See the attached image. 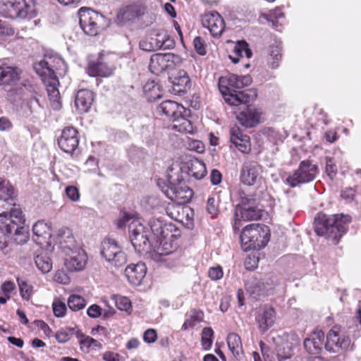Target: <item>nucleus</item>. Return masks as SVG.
I'll return each instance as SVG.
<instances>
[{
    "label": "nucleus",
    "mask_w": 361,
    "mask_h": 361,
    "mask_svg": "<svg viewBox=\"0 0 361 361\" xmlns=\"http://www.w3.org/2000/svg\"><path fill=\"white\" fill-rule=\"evenodd\" d=\"M350 221L351 217L348 215L319 212L314 219V230L317 235L324 237L333 245H337L346 233Z\"/></svg>",
    "instance_id": "1"
},
{
    "label": "nucleus",
    "mask_w": 361,
    "mask_h": 361,
    "mask_svg": "<svg viewBox=\"0 0 361 361\" xmlns=\"http://www.w3.org/2000/svg\"><path fill=\"white\" fill-rule=\"evenodd\" d=\"M22 71L16 66L6 65L0 66V86L5 88L11 86L9 89H5L6 99L15 104L23 98V87L31 90L33 87L31 85L21 83L20 85H14L21 78Z\"/></svg>",
    "instance_id": "2"
},
{
    "label": "nucleus",
    "mask_w": 361,
    "mask_h": 361,
    "mask_svg": "<svg viewBox=\"0 0 361 361\" xmlns=\"http://www.w3.org/2000/svg\"><path fill=\"white\" fill-rule=\"evenodd\" d=\"M240 238L245 251L261 250L269 241L270 230L266 225L251 224L243 228Z\"/></svg>",
    "instance_id": "3"
},
{
    "label": "nucleus",
    "mask_w": 361,
    "mask_h": 361,
    "mask_svg": "<svg viewBox=\"0 0 361 361\" xmlns=\"http://www.w3.org/2000/svg\"><path fill=\"white\" fill-rule=\"evenodd\" d=\"M167 178L169 185L164 191L166 195L178 204L189 202L193 195V191L187 185L181 184L184 180L181 169H178L175 171L173 168L169 169Z\"/></svg>",
    "instance_id": "4"
},
{
    "label": "nucleus",
    "mask_w": 361,
    "mask_h": 361,
    "mask_svg": "<svg viewBox=\"0 0 361 361\" xmlns=\"http://www.w3.org/2000/svg\"><path fill=\"white\" fill-rule=\"evenodd\" d=\"M0 14L11 19L33 18L35 0H0Z\"/></svg>",
    "instance_id": "5"
},
{
    "label": "nucleus",
    "mask_w": 361,
    "mask_h": 361,
    "mask_svg": "<svg viewBox=\"0 0 361 361\" xmlns=\"http://www.w3.org/2000/svg\"><path fill=\"white\" fill-rule=\"evenodd\" d=\"M25 219L23 214V212L19 206H16L14 202V197L12 201L8 200V196L2 197L0 195V228L3 230H9L18 226H22L25 224Z\"/></svg>",
    "instance_id": "6"
},
{
    "label": "nucleus",
    "mask_w": 361,
    "mask_h": 361,
    "mask_svg": "<svg viewBox=\"0 0 361 361\" xmlns=\"http://www.w3.org/2000/svg\"><path fill=\"white\" fill-rule=\"evenodd\" d=\"M100 253L111 266L116 268L123 267L127 262L126 254L114 239L106 238L102 242Z\"/></svg>",
    "instance_id": "7"
},
{
    "label": "nucleus",
    "mask_w": 361,
    "mask_h": 361,
    "mask_svg": "<svg viewBox=\"0 0 361 361\" xmlns=\"http://www.w3.org/2000/svg\"><path fill=\"white\" fill-rule=\"evenodd\" d=\"M63 60L57 55L45 54L40 61L36 63L34 68L42 77H47L52 80L56 79V74L64 69Z\"/></svg>",
    "instance_id": "8"
},
{
    "label": "nucleus",
    "mask_w": 361,
    "mask_h": 361,
    "mask_svg": "<svg viewBox=\"0 0 361 361\" xmlns=\"http://www.w3.org/2000/svg\"><path fill=\"white\" fill-rule=\"evenodd\" d=\"M129 237L136 252L139 253L149 252L151 244L149 231L138 221L133 220L129 224Z\"/></svg>",
    "instance_id": "9"
},
{
    "label": "nucleus",
    "mask_w": 361,
    "mask_h": 361,
    "mask_svg": "<svg viewBox=\"0 0 361 361\" xmlns=\"http://www.w3.org/2000/svg\"><path fill=\"white\" fill-rule=\"evenodd\" d=\"M80 26L90 36H96L100 30L104 16L90 8H81L78 11Z\"/></svg>",
    "instance_id": "10"
},
{
    "label": "nucleus",
    "mask_w": 361,
    "mask_h": 361,
    "mask_svg": "<svg viewBox=\"0 0 361 361\" xmlns=\"http://www.w3.org/2000/svg\"><path fill=\"white\" fill-rule=\"evenodd\" d=\"M252 82V78L250 75H238L229 74L219 78V89L222 95L225 96V94L235 92L238 90L248 86Z\"/></svg>",
    "instance_id": "11"
},
{
    "label": "nucleus",
    "mask_w": 361,
    "mask_h": 361,
    "mask_svg": "<svg viewBox=\"0 0 361 361\" xmlns=\"http://www.w3.org/2000/svg\"><path fill=\"white\" fill-rule=\"evenodd\" d=\"M326 342L324 347L331 353H337L341 350H348L351 340L342 331L341 326L336 325L329 331L326 336Z\"/></svg>",
    "instance_id": "12"
},
{
    "label": "nucleus",
    "mask_w": 361,
    "mask_h": 361,
    "mask_svg": "<svg viewBox=\"0 0 361 361\" xmlns=\"http://www.w3.org/2000/svg\"><path fill=\"white\" fill-rule=\"evenodd\" d=\"M79 142V133L76 128L72 126L64 128L61 136L57 139L59 148L70 154H72L78 148Z\"/></svg>",
    "instance_id": "13"
},
{
    "label": "nucleus",
    "mask_w": 361,
    "mask_h": 361,
    "mask_svg": "<svg viewBox=\"0 0 361 361\" xmlns=\"http://www.w3.org/2000/svg\"><path fill=\"white\" fill-rule=\"evenodd\" d=\"M262 209L258 206L248 207H235L233 228L234 231L240 230L243 221H256L262 216Z\"/></svg>",
    "instance_id": "14"
},
{
    "label": "nucleus",
    "mask_w": 361,
    "mask_h": 361,
    "mask_svg": "<svg viewBox=\"0 0 361 361\" xmlns=\"http://www.w3.org/2000/svg\"><path fill=\"white\" fill-rule=\"evenodd\" d=\"M147 10L144 2L135 1L121 8L117 14L119 23L124 24L128 21L134 20L142 16Z\"/></svg>",
    "instance_id": "15"
},
{
    "label": "nucleus",
    "mask_w": 361,
    "mask_h": 361,
    "mask_svg": "<svg viewBox=\"0 0 361 361\" xmlns=\"http://www.w3.org/2000/svg\"><path fill=\"white\" fill-rule=\"evenodd\" d=\"M201 21L203 27L207 28L213 37L221 36L224 30V20L216 11L205 13L202 16Z\"/></svg>",
    "instance_id": "16"
},
{
    "label": "nucleus",
    "mask_w": 361,
    "mask_h": 361,
    "mask_svg": "<svg viewBox=\"0 0 361 361\" xmlns=\"http://www.w3.org/2000/svg\"><path fill=\"white\" fill-rule=\"evenodd\" d=\"M174 57V54L170 53L153 54L149 64V71L157 75L163 73L173 66Z\"/></svg>",
    "instance_id": "17"
},
{
    "label": "nucleus",
    "mask_w": 361,
    "mask_h": 361,
    "mask_svg": "<svg viewBox=\"0 0 361 361\" xmlns=\"http://www.w3.org/2000/svg\"><path fill=\"white\" fill-rule=\"evenodd\" d=\"M224 99L230 106L243 105V107L249 105L248 103L255 100L257 97L255 89L250 88L243 91H236L223 96Z\"/></svg>",
    "instance_id": "18"
},
{
    "label": "nucleus",
    "mask_w": 361,
    "mask_h": 361,
    "mask_svg": "<svg viewBox=\"0 0 361 361\" xmlns=\"http://www.w3.org/2000/svg\"><path fill=\"white\" fill-rule=\"evenodd\" d=\"M65 252L68 255L65 259V266L70 271H80L85 269L87 257L83 250L76 247Z\"/></svg>",
    "instance_id": "19"
},
{
    "label": "nucleus",
    "mask_w": 361,
    "mask_h": 361,
    "mask_svg": "<svg viewBox=\"0 0 361 361\" xmlns=\"http://www.w3.org/2000/svg\"><path fill=\"white\" fill-rule=\"evenodd\" d=\"M161 248H154L149 252L150 257L166 268L172 269L180 264V253L178 252H163Z\"/></svg>",
    "instance_id": "20"
},
{
    "label": "nucleus",
    "mask_w": 361,
    "mask_h": 361,
    "mask_svg": "<svg viewBox=\"0 0 361 361\" xmlns=\"http://www.w3.org/2000/svg\"><path fill=\"white\" fill-rule=\"evenodd\" d=\"M261 112L255 106L247 105L236 115L239 123L245 128H252L260 121Z\"/></svg>",
    "instance_id": "21"
},
{
    "label": "nucleus",
    "mask_w": 361,
    "mask_h": 361,
    "mask_svg": "<svg viewBox=\"0 0 361 361\" xmlns=\"http://www.w3.org/2000/svg\"><path fill=\"white\" fill-rule=\"evenodd\" d=\"M261 166L254 161H245L240 170V180L247 185H253L261 173Z\"/></svg>",
    "instance_id": "22"
},
{
    "label": "nucleus",
    "mask_w": 361,
    "mask_h": 361,
    "mask_svg": "<svg viewBox=\"0 0 361 361\" xmlns=\"http://www.w3.org/2000/svg\"><path fill=\"white\" fill-rule=\"evenodd\" d=\"M325 334L322 330L314 331L309 338L305 339L303 345L309 354L317 355L323 348Z\"/></svg>",
    "instance_id": "23"
},
{
    "label": "nucleus",
    "mask_w": 361,
    "mask_h": 361,
    "mask_svg": "<svg viewBox=\"0 0 361 361\" xmlns=\"http://www.w3.org/2000/svg\"><path fill=\"white\" fill-rule=\"evenodd\" d=\"M318 172L317 166L310 161H302L297 171H295V181L303 183L312 181Z\"/></svg>",
    "instance_id": "24"
},
{
    "label": "nucleus",
    "mask_w": 361,
    "mask_h": 361,
    "mask_svg": "<svg viewBox=\"0 0 361 361\" xmlns=\"http://www.w3.org/2000/svg\"><path fill=\"white\" fill-rule=\"evenodd\" d=\"M172 91L176 94L186 93L191 87V82L188 73L184 70H180L176 75L170 78Z\"/></svg>",
    "instance_id": "25"
},
{
    "label": "nucleus",
    "mask_w": 361,
    "mask_h": 361,
    "mask_svg": "<svg viewBox=\"0 0 361 361\" xmlns=\"http://www.w3.org/2000/svg\"><path fill=\"white\" fill-rule=\"evenodd\" d=\"M158 114H163L171 121L183 114L185 111V108L171 100H166L160 104L157 108Z\"/></svg>",
    "instance_id": "26"
},
{
    "label": "nucleus",
    "mask_w": 361,
    "mask_h": 361,
    "mask_svg": "<svg viewBox=\"0 0 361 361\" xmlns=\"http://www.w3.org/2000/svg\"><path fill=\"white\" fill-rule=\"evenodd\" d=\"M147 273V267L144 263L130 264L125 269V275L129 282L138 286L141 283Z\"/></svg>",
    "instance_id": "27"
},
{
    "label": "nucleus",
    "mask_w": 361,
    "mask_h": 361,
    "mask_svg": "<svg viewBox=\"0 0 361 361\" xmlns=\"http://www.w3.org/2000/svg\"><path fill=\"white\" fill-rule=\"evenodd\" d=\"M94 100V94L88 90H79L75 99V106L80 114L86 113L89 111Z\"/></svg>",
    "instance_id": "28"
},
{
    "label": "nucleus",
    "mask_w": 361,
    "mask_h": 361,
    "mask_svg": "<svg viewBox=\"0 0 361 361\" xmlns=\"http://www.w3.org/2000/svg\"><path fill=\"white\" fill-rule=\"evenodd\" d=\"M230 140L243 153H248L250 151L249 136L243 135L238 128H231Z\"/></svg>",
    "instance_id": "29"
},
{
    "label": "nucleus",
    "mask_w": 361,
    "mask_h": 361,
    "mask_svg": "<svg viewBox=\"0 0 361 361\" xmlns=\"http://www.w3.org/2000/svg\"><path fill=\"white\" fill-rule=\"evenodd\" d=\"M32 232L33 240L39 245L46 243V240L51 236L50 227L43 221H39L34 224Z\"/></svg>",
    "instance_id": "30"
},
{
    "label": "nucleus",
    "mask_w": 361,
    "mask_h": 361,
    "mask_svg": "<svg viewBox=\"0 0 361 361\" xmlns=\"http://www.w3.org/2000/svg\"><path fill=\"white\" fill-rule=\"evenodd\" d=\"M114 71V68L103 61L89 63L87 73L92 77H109Z\"/></svg>",
    "instance_id": "31"
},
{
    "label": "nucleus",
    "mask_w": 361,
    "mask_h": 361,
    "mask_svg": "<svg viewBox=\"0 0 361 361\" xmlns=\"http://www.w3.org/2000/svg\"><path fill=\"white\" fill-rule=\"evenodd\" d=\"M259 328L262 332H265L271 327L275 320V312L271 307H266L262 313L257 317Z\"/></svg>",
    "instance_id": "32"
},
{
    "label": "nucleus",
    "mask_w": 361,
    "mask_h": 361,
    "mask_svg": "<svg viewBox=\"0 0 361 361\" xmlns=\"http://www.w3.org/2000/svg\"><path fill=\"white\" fill-rule=\"evenodd\" d=\"M58 236L59 244L64 252L78 247L72 232L68 228L63 227L59 229Z\"/></svg>",
    "instance_id": "33"
},
{
    "label": "nucleus",
    "mask_w": 361,
    "mask_h": 361,
    "mask_svg": "<svg viewBox=\"0 0 361 361\" xmlns=\"http://www.w3.org/2000/svg\"><path fill=\"white\" fill-rule=\"evenodd\" d=\"M150 228L153 234L157 239L163 238L167 240L171 233L172 226L164 224L159 219H153L149 222Z\"/></svg>",
    "instance_id": "34"
},
{
    "label": "nucleus",
    "mask_w": 361,
    "mask_h": 361,
    "mask_svg": "<svg viewBox=\"0 0 361 361\" xmlns=\"http://www.w3.org/2000/svg\"><path fill=\"white\" fill-rule=\"evenodd\" d=\"M188 173L197 180L203 178L207 174L205 164L197 159L188 161Z\"/></svg>",
    "instance_id": "35"
},
{
    "label": "nucleus",
    "mask_w": 361,
    "mask_h": 361,
    "mask_svg": "<svg viewBox=\"0 0 361 361\" xmlns=\"http://www.w3.org/2000/svg\"><path fill=\"white\" fill-rule=\"evenodd\" d=\"M172 128L183 133H193V126L190 121L185 118L183 114L173 118Z\"/></svg>",
    "instance_id": "36"
},
{
    "label": "nucleus",
    "mask_w": 361,
    "mask_h": 361,
    "mask_svg": "<svg viewBox=\"0 0 361 361\" xmlns=\"http://www.w3.org/2000/svg\"><path fill=\"white\" fill-rule=\"evenodd\" d=\"M143 92L149 102H154L161 97L160 86L154 81H148L143 87Z\"/></svg>",
    "instance_id": "37"
},
{
    "label": "nucleus",
    "mask_w": 361,
    "mask_h": 361,
    "mask_svg": "<svg viewBox=\"0 0 361 361\" xmlns=\"http://www.w3.org/2000/svg\"><path fill=\"white\" fill-rule=\"evenodd\" d=\"M227 344L229 350L235 357H239L243 353V345L240 337L235 334L231 333L227 336Z\"/></svg>",
    "instance_id": "38"
},
{
    "label": "nucleus",
    "mask_w": 361,
    "mask_h": 361,
    "mask_svg": "<svg viewBox=\"0 0 361 361\" xmlns=\"http://www.w3.org/2000/svg\"><path fill=\"white\" fill-rule=\"evenodd\" d=\"M56 82H58L57 79L52 80V82L47 85V89L51 107L55 110H58L61 107L59 91L55 86Z\"/></svg>",
    "instance_id": "39"
},
{
    "label": "nucleus",
    "mask_w": 361,
    "mask_h": 361,
    "mask_svg": "<svg viewBox=\"0 0 361 361\" xmlns=\"http://www.w3.org/2000/svg\"><path fill=\"white\" fill-rule=\"evenodd\" d=\"M293 344L291 342H285L278 346L277 357L279 361H293Z\"/></svg>",
    "instance_id": "40"
},
{
    "label": "nucleus",
    "mask_w": 361,
    "mask_h": 361,
    "mask_svg": "<svg viewBox=\"0 0 361 361\" xmlns=\"http://www.w3.org/2000/svg\"><path fill=\"white\" fill-rule=\"evenodd\" d=\"M76 337L79 341L80 348L82 350L85 348H86V349H89L92 346L102 348V344L97 340H95L90 336H85L79 331L76 332Z\"/></svg>",
    "instance_id": "41"
},
{
    "label": "nucleus",
    "mask_w": 361,
    "mask_h": 361,
    "mask_svg": "<svg viewBox=\"0 0 361 361\" xmlns=\"http://www.w3.org/2000/svg\"><path fill=\"white\" fill-rule=\"evenodd\" d=\"M164 41L159 40L157 38L151 37L147 39H142L140 42V48L144 51H153L164 47Z\"/></svg>",
    "instance_id": "42"
},
{
    "label": "nucleus",
    "mask_w": 361,
    "mask_h": 361,
    "mask_svg": "<svg viewBox=\"0 0 361 361\" xmlns=\"http://www.w3.org/2000/svg\"><path fill=\"white\" fill-rule=\"evenodd\" d=\"M35 263L43 274L49 272L52 269V262L47 255H37L35 258Z\"/></svg>",
    "instance_id": "43"
},
{
    "label": "nucleus",
    "mask_w": 361,
    "mask_h": 361,
    "mask_svg": "<svg viewBox=\"0 0 361 361\" xmlns=\"http://www.w3.org/2000/svg\"><path fill=\"white\" fill-rule=\"evenodd\" d=\"M259 206V200L255 194H247L245 192H240V202L235 207H248Z\"/></svg>",
    "instance_id": "44"
},
{
    "label": "nucleus",
    "mask_w": 361,
    "mask_h": 361,
    "mask_svg": "<svg viewBox=\"0 0 361 361\" xmlns=\"http://www.w3.org/2000/svg\"><path fill=\"white\" fill-rule=\"evenodd\" d=\"M214 331L211 327H204L202 331L201 344L204 350H209L212 345Z\"/></svg>",
    "instance_id": "45"
},
{
    "label": "nucleus",
    "mask_w": 361,
    "mask_h": 361,
    "mask_svg": "<svg viewBox=\"0 0 361 361\" xmlns=\"http://www.w3.org/2000/svg\"><path fill=\"white\" fill-rule=\"evenodd\" d=\"M68 305L71 310L78 311L85 307L86 302L82 296L71 295L68 300Z\"/></svg>",
    "instance_id": "46"
},
{
    "label": "nucleus",
    "mask_w": 361,
    "mask_h": 361,
    "mask_svg": "<svg viewBox=\"0 0 361 361\" xmlns=\"http://www.w3.org/2000/svg\"><path fill=\"white\" fill-rule=\"evenodd\" d=\"M275 281L273 279L268 280H262L256 283L255 288L257 291L259 295H264L269 293L271 290L274 285Z\"/></svg>",
    "instance_id": "47"
},
{
    "label": "nucleus",
    "mask_w": 361,
    "mask_h": 361,
    "mask_svg": "<svg viewBox=\"0 0 361 361\" xmlns=\"http://www.w3.org/2000/svg\"><path fill=\"white\" fill-rule=\"evenodd\" d=\"M202 312L194 310L190 317L183 323L182 329L187 330L190 328H193L198 322L202 320Z\"/></svg>",
    "instance_id": "48"
},
{
    "label": "nucleus",
    "mask_w": 361,
    "mask_h": 361,
    "mask_svg": "<svg viewBox=\"0 0 361 361\" xmlns=\"http://www.w3.org/2000/svg\"><path fill=\"white\" fill-rule=\"evenodd\" d=\"M17 281L21 297L25 300H29L33 290L32 286L23 279L18 278Z\"/></svg>",
    "instance_id": "49"
},
{
    "label": "nucleus",
    "mask_w": 361,
    "mask_h": 361,
    "mask_svg": "<svg viewBox=\"0 0 361 361\" xmlns=\"http://www.w3.org/2000/svg\"><path fill=\"white\" fill-rule=\"evenodd\" d=\"M283 14L281 12V9L276 8L274 10L270 11L269 13H262L260 16V18L267 20L268 22L271 23L273 27H278V19L283 18Z\"/></svg>",
    "instance_id": "50"
},
{
    "label": "nucleus",
    "mask_w": 361,
    "mask_h": 361,
    "mask_svg": "<svg viewBox=\"0 0 361 361\" xmlns=\"http://www.w3.org/2000/svg\"><path fill=\"white\" fill-rule=\"evenodd\" d=\"M269 62L272 68L279 66V61L281 58V48L278 45H271L269 48Z\"/></svg>",
    "instance_id": "51"
},
{
    "label": "nucleus",
    "mask_w": 361,
    "mask_h": 361,
    "mask_svg": "<svg viewBox=\"0 0 361 361\" xmlns=\"http://www.w3.org/2000/svg\"><path fill=\"white\" fill-rule=\"evenodd\" d=\"M0 191L6 196H8V200L12 201V197H15V190L13 186L3 178L0 177Z\"/></svg>",
    "instance_id": "52"
},
{
    "label": "nucleus",
    "mask_w": 361,
    "mask_h": 361,
    "mask_svg": "<svg viewBox=\"0 0 361 361\" xmlns=\"http://www.w3.org/2000/svg\"><path fill=\"white\" fill-rule=\"evenodd\" d=\"M115 304L117 308L121 311L127 312L131 308V302L127 297H116Z\"/></svg>",
    "instance_id": "53"
},
{
    "label": "nucleus",
    "mask_w": 361,
    "mask_h": 361,
    "mask_svg": "<svg viewBox=\"0 0 361 361\" xmlns=\"http://www.w3.org/2000/svg\"><path fill=\"white\" fill-rule=\"evenodd\" d=\"M326 173L327 176L333 179L337 173V168L336 164L333 161V159L331 157H326Z\"/></svg>",
    "instance_id": "54"
},
{
    "label": "nucleus",
    "mask_w": 361,
    "mask_h": 361,
    "mask_svg": "<svg viewBox=\"0 0 361 361\" xmlns=\"http://www.w3.org/2000/svg\"><path fill=\"white\" fill-rule=\"evenodd\" d=\"M206 209L212 216L216 215L219 212L218 201L214 197H209L207 202Z\"/></svg>",
    "instance_id": "55"
},
{
    "label": "nucleus",
    "mask_w": 361,
    "mask_h": 361,
    "mask_svg": "<svg viewBox=\"0 0 361 361\" xmlns=\"http://www.w3.org/2000/svg\"><path fill=\"white\" fill-rule=\"evenodd\" d=\"M53 312L56 317H62L65 315L66 306L64 302L55 301L53 302Z\"/></svg>",
    "instance_id": "56"
},
{
    "label": "nucleus",
    "mask_w": 361,
    "mask_h": 361,
    "mask_svg": "<svg viewBox=\"0 0 361 361\" xmlns=\"http://www.w3.org/2000/svg\"><path fill=\"white\" fill-rule=\"evenodd\" d=\"M195 51L202 56L206 54V48L204 40L200 37H196L193 40Z\"/></svg>",
    "instance_id": "57"
},
{
    "label": "nucleus",
    "mask_w": 361,
    "mask_h": 361,
    "mask_svg": "<svg viewBox=\"0 0 361 361\" xmlns=\"http://www.w3.org/2000/svg\"><path fill=\"white\" fill-rule=\"evenodd\" d=\"M13 34V28L6 22L0 20V37L12 36Z\"/></svg>",
    "instance_id": "58"
},
{
    "label": "nucleus",
    "mask_w": 361,
    "mask_h": 361,
    "mask_svg": "<svg viewBox=\"0 0 361 361\" xmlns=\"http://www.w3.org/2000/svg\"><path fill=\"white\" fill-rule=\"evenodd\" d=\"M157 335L154 329H149L144 333L143 339L146 343H152L157 340Z\"/></svg>",
    "instance_id": "59"
},
{
    "label": "nucleus",
    "mask_w": 361,
    "mask_h": 361,
    "mask_svg": "<svg viewBox=\"0 0 361 361\" xmlns=\"http://www.w3.org/2000/svg\"><path fill=\"white\" fill-rule=\"evenodd\" d=\"M66 193L67 196L73 201H77L79 200L80 194L78 188L75 186H68L66 188Z\"/></svg>",
    "instance_id": "60"
},
{
    "label": "nucleus",
    "mask_w": 361,
    "mask_h": 361,
    "mask_svg": "<svg viewBox=\"0 0 361 361\" xmlns=\"http://www.w3.org/2000/svg\"><path fill=\"white\" fill-rule=\"evenodd\" d=\"M209 276L212 280H218L223 276V271L220 267H212L209 270Z\"/></svg>",
    "instance_id": "61"
},
{
    "label": "nucleus",
    "mask_w": 361,
    "mask_h": 361,
    "mask_svg": "<svg viewBox=\"0 0 361 361\" xmlns=\"http://www.w3.org/2000/svg\"><path fill=\"white\" fill-rule=\"evenodd\" d=\"M102 308L97 305H91L87 310V314L92 318H97L102 315Z\"/></svg>",
    "instance_id": "62"
},
{
    "label": "nucleus",
    "mask_w": 361,
    "mask_h": 361,
    "mask_svg": "<svg viewBox=\"0 0 361 361\" xmlns=\"http://www.w3.org/2000/svg\"><path fill=\"white\" fill-rule=\"evenodd\" d=\"M16 286L11 281H6L1 285V291L5 296L8 297L14 290Z\"/></svg>",
    "instance_id": "63"
},
{
    "label": "nucleus",
    "mask_w": 361,
    "mask_h": 361,
    "mask_svg": "<svg viewBox=\"0 0 361 361\" xmlns=\"http://www.w3.org/2000/svg\"><path fill=\"white\" fill-rule=\"evenodd\" d=\"M27 106L30 109V112H33L34 111H35L36 106H40L39 101L36 93L35 94V95L31 96L30 100L27 104Z\"/></svg>",
    "instance_id": "64"
}]
</instances>
